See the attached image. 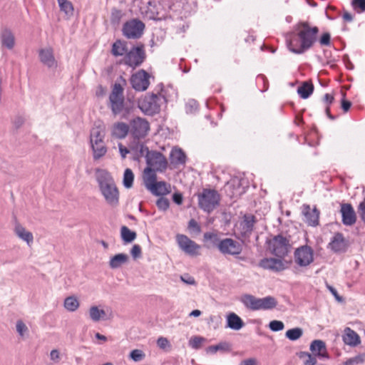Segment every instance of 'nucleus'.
I'll return each mask as SVG.
<instances>
[{"mask_svg":"<svg viewBox=\"0 0 365 365\" xmlns=\"http://www.w3.org/2000/svg\"><path fill=\"white\" fill-rule=\"evenodd\" d=\"M97 181L106 203L116 207L119 203V192L111 175L105 170L98 173Z\"/></svg>","mask_w":365,"mask_h":365,"instance_id":"1","label":"nucleus"},{"mask_svg":"<svg viewBox=\"0 0 365 365\" xmlns=\"http://www.w3.org/2000/svg\"><path fill=\"white\" fill-rule=\"evenodd\" d=\"M145 187L155 195H165L170 192V185L164 181H157V175L145 169L143 175Z\"/></svg>","mask_w":365,"mask_h":365,"instance_id":"2","label":"nucleus"},{"mask_svg":"<svg viewBox=\"0 0 365 365\" xmlns=\"http://www.w3.org/2000/svg\"><path fill=\"white\" fill-rule=\"evenodd\" d=\"M165 102L163 95L151 93L138 101V107L144 113L153 115L160 112L161 106Z\"/></svg>","mask_w":365,"mask_h":365,"instance_id":"3","label":"nucleus"},{"mask_svg":"<svg viewBox=\"0 0 365 365\" xmlns=\"http://www.w3.org/2000/svg\"><path fill=\"white\" fill-rule=\"evenodd\" d=\"M319 29L317 26L311 28L308 23H301L298 29V35L302 42L300 51H305L310 48L317 40Z\"/></svg>","mask_w":365,"mask_h":365,"instance_id":"4","label":"nucleus"},{"mask_svg":"<svg viewBox=\"0 0 365 365\" xmlns=\"http://www.w3.org/2000/svg\"><path fill=\"white\" fill-rule=\"evenodd\" d=\"M219 202L220 195L215 190L205 189L198 195L199 207L208 213L218 205Z\"/></svg>","mask_w":365,"mask_h":365,"instance_id":"5","label":"nucleus"},{"mask_svg":"<svg viewBox=\"0 0 365 365\" xmlns=\"http://www.w3.org/2000/svg\"><path fill=\"white\" fill-rule=\"evenodd\" d=\"M147 168L151 172H163L167 168L168 162L164 155L158 151H150L146 159Z\"/></svg>","mask_w":365,"mask_h":365,"instance_id":"6","label":"nucleus"},{"mask_svg":"<svg viewBox=\"0 0 365 365\" xmlns=\"http://www.w3.org/2000/svg\"><path fill=\"white\" fill-rule=\"evenodd\" d=\"M110 108L115 115L119 114L123 108L124 98L122 86L115 83L109 97Z\"/></svg>","mask_w":365,"mask_h":365,"instance_id":"7","label":"nucleus"},{"mask_svg":"<svg viewBox=\"0 0 365 365\" xmlns=\"http://www.w3.org/2000/svg\"><path fill=\"white\" fill-rule=\"evenodd\" d=\"M130 133L135 138H142L147 135L149 130V123L144 118L137 117L130 122Z\"/></svg>","mask_w":365,"mask_h":365,"instance_id":"8","label":"nucleus"},{"mask_svg":"<svg viewBox=\"0 0 365 365\" xmlns=\"http://www.w3.org/2000/svg\"><path fill=\"white\" fill-rule=\"evenodd\" d=\"M176 241L179 247L186 254L190 256L200 255V245L190 240L185 235L178 234L176 236Z\"/></svg>","mask_w":365,"mask_h":365,"instance_id":"9","label":"nucleus"},{"mask_svg":"<svg viewBox=\"0 0 365 365\" xmlns=\"http://www.w3.org/2000/svg\"><path fill=\"white\" fill-rule=\"evenodd\" d=\"M294 255V262L299 267H307L314 261L313 250L307 245L296 249Z\"/></svg>","mask_w":365,"mask_h":365,"instance_id":"10","label":"nucleus"},{"mask_svg":"<svg viewBox=\"0 0 365 365\" xmlns=\"http://www.w3.org/2000/svg\"><path fill=\"white\" fill-rule=\"evenodd\" d=\"M217 248L223 255L236 256L242 252V245L233 239L225 238L219 242Z\"/></svg>","mask_w":365,"mask_h":365,"instance_id":"11","label":"nucleus"},{"mask_svg":"<svg viewBox=\"0 0 365 365\" xmlns=\"http://www.w3.org/2000/svg\"><path fill=\"white\" fill-rule=\"evenodd\" d=\"M145 29L144 24L138 19L126 22L123 28V34L128 38H138Z\"/></svg>","mask_w":365,"mask_h":365,"instance_id":"12","label":"nucleus"},{"mask_svg":"<svg viewBox=\"0 0 365 365\" xmlns=\"http://www.w3.org/2000/svg\"><path fill=\"white\" fill-rule=\"evenodd\" d=\"M125 54V63L133 68L140 66L145 58L143 46L133 47Z\"/></svg>","mask_w":365,"mask_h":365,"instance_id":"13","label":"nucleus"},{"mask_svg":"<svg viewBox=\"0 0 365 365\" xmlns=\"http://www.w3.org/2000/svg\"><path fill=\"white\" fill-rule=\"evenodd\" d=\"M289 244L286 237L278 235L273 239L272 252L278 257L283 258L289 252Z\"/></svg>","mask_w":365,"mask_h":365,"instance_id":"14","label":"nucleus"},{"mask_svg":"<svg viewBox=\"0 0 365 365\" xmlns=\"http://www.w3.org/2000/svg\"><path fill=\"white\" fill-rule=\"evenodd\" d=\"M149 75L144 70H140L133 74L130 78L133 88L138 91H145L150 84Z\"/></svg>","mask_w":365,"mask_h":365,"instance_id":"15","label":"nucleus"},{"mask_svg":"<svg viewBox=\"0 0 365 365\" xmlns=\"http://www.w3.org/2000/svg\"><path fill=\"white\" fill-rule=\"evenodd\" d=\"M259 265L264 269L275 272L283 271L287 268L285 262L283 259L273 257L262 259L260 260Z\"/></svg>","mask_w":365,"mask_h":365,"instance_id":"16","label":"nucleus"},{"mask_svg":"<svg viewBox=\"0 0 365 365\" xmlns=\"http://www.w3.org/2000/svg\"><path fill=\"white\" fill-rule=\"evenodd\" d=\"M41 62L51 68L57 67V62L53 56V51L51 48H42L38 52Z\"/></svg>","mask_w":365,"mask_h":365,"instance_id":"17","label":"nucleus"},{"mask_svg":"<svg viewBox=\"0 0 365 365\" xmlns=\"http://www.w3.org/2000/svg\"><path fill=\"white\" fill-rule=\"evenodd\" d=\"M256 218L254 215H245L239 225L241 235L243 236H249L253 230Z\"/></svg>","mask_w":365,"mask_h":365,"instance_id":"18","label":"nucleus"},{"mask_svg":"<svg viewBox=\"0 0 365 365\" xmlns=\"http://www.w3.org/2000/svg\"><path fill=\"white\" fill-rule=\"evenodd\" d=\"M341 213L342 222L345 225H352L355 223L356 220V214L350 204H342Z\"/></svg>","mask_w":365,"mask_h":365,"instance_id":"19","label":"nucleus"},{"mask_svg":"<svg viewBox=\"0 0 365 365\" xmlns=\"http://www.w3.org/2000/svg\"><path fill=\"white\" fill-rule=\"evenodd\" d=\"M343 341L350 346H356L361 342L359 334L349 327H346L342 336Z\"/></svg>","mask_w":365,"mask_h":365,"instance_id":"20","label":"nucleus"},{"mask_svg":"<svg viewBox=\"0 0 365 365\" xmlns=\"http://www.w3.org/2000/svg\"><path fill=\"white\" fill-rule=\"evenodd\" d=\"M310 350L315 356H317L319 358H329L326 344L322 340H314L310 344Z\"/></svg>","mask_w":365,"mask_h":365,"instance_id":"21","label":"nucleus"},{"mask_svg":"<svg viewBox=\"0 0 365 365\" xmlns=\"http://www.w3.org/2000/svg\"><path fill=\"white\" fill-rule=\"evenodd\" d=\"M128 132H130L129 125L123 122L114 123L111 128L112 136L118 139L125 138Z\"/></svg>","mask_w":365,"mask_h":365,"instance_id":"22","label":"nucleus"},{"mask_svg":"<svg viewBox=\"0 0 365 365\" xmlns=\"http://www.w3.org/2000/svg\"><path fill=\"white\" fill-rule=\"evenodd\" d=\"M1 42L3 46L11 50L15 46V37L13 32L7 29L4 28L1 32Z\"/></svg>","mask_w":365,"mask_h":365,"instance_id":"23","label":"nucleus"},{"mask_svg":"<svg viewBox=\"0 0 365 365\" xmlns=\"http://www.w3.org/2000/svg\"><path fill=\"white\" fill-rule=\"evenodd\" d=\"M306 222L311 226H315L319 221V212L317 209H311L309 205L304 206L302 211Z\"/></svg>","mask_w":365,"mask_h":365,"instance_id":"24","label":"nucleus"},{"mask_svg":"<svg viewBox=\"0 0 365 365\" xmlns=\"http://www.w3.org/2000/svg\"><path fill=\"white\" fill-rule=\"evenodd\" d=\"M105 138V128L103 125L99 124L95 125L91 130L90 141L91 144H96L101 142H104Z\"/></svg>","mask_w":365,"mask_h":365,"instance_id":"25","label":"nucleus"},{"mask_svg":"<svg viewBox=\"0 0 365 365\" xmlns=\"http://www.w3.org/2000/svg\"><path fill=\"white\" fill-rule=\"evenodd\" d=\"M329 247L335 252L345 250L346 242L341 233H336L329 244Z\"/></svg>","mask_w":365,"mask_h":365,"instance_id":"26","label":"nucleus"},{"mask_svg":"<svg viewBox=\"0 0 365 365\" xmlns=\"http://www.w3.org/2000/svg\"><path fill=\"white\" fill-rule=\"evenodd\" d=\"M14 232L19 238L26 242L29 246L31 245L34 242V236L31 232L26 230L19 224L15 226Z\"/></svg>","mask_w":365,"mask_h":365,"instance_id":"27","label":"nucleus"},{"mask_svg":"<svg viewBox=\"0 0 365 365\" xmlns=\"http://www.w3.org/2000/svg\"><path fill=\"white\" fill-rule=\"evenodd\" d=\"M277 304L276 299L272 296H267L263 298H258L257 310L272 309Z\"/></svg>","mask_w":365,"mask_h":365,"instance_id":"28","label":"nucleus"},{"mask_svg":"<svg viewBox=\"0 0 365 365\" xmlns=\"http://www.w3.org/2000/svg\"><path fill=\"white\" fill-rule=\"evenodd\" d=\"M227 326L233 330H240L244 326L241 318L235 313H230L227 317Z\"/></svg>","mask_w":365,"mask_h":365,"instance_id":"29","label":"nucleus"},{"mask_svg":"<svg viewBox=\"0 0 365 365\" xmlns=\"http://www.w3.org/2000/svg\"><path fill=\"white\" fill-rule=\"evenodd\" d=\"M287 43L289 49L294 53L301 54L304 52L299 51H301L302 42L298 34L293 35L289 39H287Z\"/></svg>","mask_w":365,"mask_h":365,"instance_id":"30","label":"nucleus"},{"mask_svg":"<svg viewBox=\"0 0 365 365\" xmlns=\"http://www.w3.org/2000/svg\"><path fill=\"white\" fill-rule=\"evenodd\" d=\"M240 301L247 309L252 311L257 310V297L252 294H246L241 297Z\"/></svg>","mask_w":365,"mask_h":365,"instance_id":"31","label":"nucleus"},{"mask_svg":"<svg viewBox=\"0 0 365 365\" xmlns=\"http://www.w3.org/2000/svg\"><path fill=\"white\" fill-rule=\"evenodd\" d=\"M128 260V256L126 254L120 253L114 255L110 259L109 266L111 269H118Z\"/></svg>","mask_w":365,"mask_h":365,"instance_id":"32","label":"nucleus"},{"mask_svg":"<svg viewBox=\"0 0 365 365\" xmlns=\"http://www.w3.org/2000/svg\"><path fill=\"white\" fill-rule=\"evenodd\" d=\"M130 151L133 153L135 158L137 160H139L140 158L143 157H145V159H147L148 154L150 153V151L148 150V148L140 143L133 146L131 148Z\"/></svg>","mask_w":365,"mask_h":365,"instance_id":"33","label":"nucleus"},{"mask_svg":"<svg viewBox=\"0 0 365 365\" xmlns=\"http://www.w3.org/2000/svg\"><path fill=\"white\" fill-rule=\"evenodd\" d=\"M186 156L180 148H173L170 153L171 163L175 165L184 164Z\"/></svg>","mask_w":365,"mask_h":365,"instance_id":"34","label":"nucleus"},{"mask_svg":"<svg viewBox=\"0 0 365 365\" xmlns=\"http://www.w3.org/2000/svg\"><path fill=\"white\" fill-rule=\"evenodd\" d=\"M314 86L312 83L308 81H304L302 83V86H300L297 88V93L300 96L301 98L306 99L309 97V96L313 93Z\"/></svg>","mask_w":365,"mask_h":365,"instance_id":"35","label":"nucleus"},{"mask_svg":"<svg viewBox=\"0 0 365 365\" xmlns=\"http://www.w3.org/2000/svg\"><path fill=\"white\" fill-rule=\"evenodd\" d=\"M60 10L63 12L68 19L73 16V6L68 0H57Z\"/></svg>","mask_w":365,"mask_h":365,"instance_id":"36","label":"nucleus"},{"mask_svg":"<svg viewBox=\"0 0 365 365\" xmlns=\"http://www.w3.org/2000/svg\"><path fill=\"white\" fill-rule=\"evenodd\" d=\"M91 148L93 152V158L98 160L104 156L107 152V148L104 142H101L96 144H92Z\"/></svg>","mask_w":365,"mask_h":365,"instance_id":"37","label":"nucleus"},{"mask_svg":"<svg viewBox=\"0 0 365 365\" xmlns=\"http://www.w3.org/2000/svg\"><path fill=\"white\" fill-rule=\"evenodd\" d=\"M128 51L126 43L121 41H117L113 44L112 53L115 56H120L125 54Z\"/></svg>","mask_w":365,"mask_h":365,"instance_id":"38","label":"nucleus"},{"mask_svg":"<svg viewBox=\"0 0 365 365\" xmlns=\"http://www.w3.org/2000/svg\"><path fill=\"white\" fill-rule=\"evenodd\" d=\"M145 16L148 19L153 20H160L162 17L159 16L158 8L156 5L153 4L150 1L148 2V5L146 7V10L144 11Z\"/></svg>","mask_w":365,"mask_h":365,"instance_id":"39","label":"nucleus"},{"mask_svg":"<svg viewBox=\"0 0 365 365\" xmlns=\"http://www.w3.org/2000/svg\"><path fill=\"white\" fill-rule=\"evenodd\" d=\"M120 235L123 241L125 243L132 242L136 238V233L134 231L130 230L126 226H123L120 229Z\"/></svg>","mask_w":365,"mask_h":365,"instance_id":"40","label":"nucleus"},{"mask_svg":"<svg viewBox=\"0 0 365 365\" xmlns=\"http://www.w3.org/2000/svg\"><path fill=\"white\" fill-rule=\"evenodd\" d=\"M90 319L96 322L100 321L106 316V312L103 309H100L97 306H92L89 309Z\"/></svg>","mask_w":365,"mask_h":365,"instance_id":"41","label":"nucleus"},{"mask_svg":"<svg viewBox=\"0 0 365 365\" xmlns=\"http://www.w3.org/2000/svg\"><path fill=\"white\" fill-rule=\"evenodd\" d=\"M79 302L74 296H70L64 300V307L69 312H75L79 307Z\"/></svg>","mask_w":365,"mask_h":365,"instance_id":"42","label":"nucleus"},{"mask_svg":"<svg viewBox=\"0 0 365 365\" xmlns=\"http://www.w3.org/2000/svg\"><path fill=\"white\" fill-rule=\"evenodd\" d=\"M230 349V346L227 342H220L218 344L210 346L206 349L207 354H215L218 351H228Z\"/></svg>","mask_w":365,"mask_h":365,"instance_id":"43","label":"nucleus"},{"mask_svg":"<svg viewBox=\"0 0 365 365\" xmlns=\"http://www.w3.org/2000/svg\"><path fill=\"white\" fill-rule=\"evenodd\" d=\"M303 335V329L300 327H296L288 329L286 331L285 336L291 341H296Z\"/></svg>","mask_w":365,"mask_h":365,"instance_id":"44","label":"nucleus"},{"mask_svg":"<svg viewBox=\"0 0 365 365\" xmlns=\"http://www.w3.org/2000/svg\"><path fill=\"white\" fill-rule=\"evenodd\" d=\"M134 175L130 168H126L124 175L123 183L125 187L130 188L133 186Z\"/></svg>","mask_w":365,"mask_h":365,"instance_id":"45","label":"nucleus"},{"mask_svg":"<svg viewBox=\"0 0 365 365\" xmlns=\"http://www.w3.org/2000/svg\"><path fill=\"white\" fill-rule=\"evenodd\" d=\"M158 346L165 351H170L171 349V344L169 340L163 336H160L157 340Z\"/></svg>","mask_w":365,"mask_h":365,"instance_id":"46","label":"nucleus"},{"mask_svg":"<svg viewBox=\"0 0 365 365\" xmlns=\"http://www.w3.org/2000/svg\"><path fill=\"white\" fill-rule=\"evenodd\" d=\"M365 361V354L357 355L346 361L345 365H354L362 364Z\"/></svg>","mask_w":365,"mask_h":365,"instance_id":"47","label":"nucleus"},{"mask_svg":"<svg viewBox=\"0 0 365 365\" xmlns=\"http://www.w3.org/2000/svg\"><path fill=\"white\" fill-rule=\"evenodd\" d=\"M198 109V103L193 99L189 100L185 105V110L187 113H193Z\"/></svg>","mask_w":365,"mask_h":365,"instance_id":"48","label":"nucleus"},{"mask_svg":"<svg viewBox=\"0 0 365 365\" xmlns=\"http://www.w3.org/2000/svg\"><path fill=\"white\" fill-rule=\"evenodd\" d=\"M16 331L21 336H24V335L29 331L27 326L21 320H18L16 322Z\"/></svg>","mask_w":365,"mask_h":365,"instance_id":"49","label":"nucleus"},{"mask_svg":"<svg viewBox=\"0 0 365 365\" xmlns=\"http://www.w3.org/2000/svg\"><path fill=\"white\" fill-rule=\"evenodd\" d=\"M204 241H211L214 244H217L220 241L218 238L217 234L213 232H208L204 234Z\"/></svg>","mask_w":365,"mask_h":365,"instance_id":"50","label":"nucleus"},{"mask_svg":"<svg viewBox=\"0 0 365 365\" xmlns=\"http://www.w3.org/2000/svg\"><path fill=\"white\" fill-rule=\"evenodd\" d=\"M205 341V339L201 336H193L189 341V345L195 349L200 347L201 344Z\"/></svg>","mask_w":365,"mask_h":365,"instance_id":"51","label":"nucleus"},{"mask_svg":"<svg viewBox=\"0 0 365 365\" xmlns=\"http://www.w3.org/2000/svg\"><path fill=\"white\" fill-rule=\"evenodd\" d=\"M352 6L359 13L365 11V0H352Z\"/></svg>","mask_w":365,"mask_h":365,"instance_id":"52","label":"nucleus"},{"mask_svg":"<svg viewBox=\"0 0 365 365\" xmlns=\"http://www.w3.org/2000/svg\"><path fill=\"white\" fill-rule=\"evenodd\" d=\"M130 357L134 361H140L143 359L145 357V354L140 349H134L133 350L130 354Z\"/></svg>","mask_w":365,"mask_h":365,"instance_id":"53","label":"nucleus"},{"mask_svg":"<svg viewBox=\"0 0 365 365\" xmlns=\"http://www.w3.org/2000/svg\"><path fill=\"white\" fill-rule=\"evenodd\" d=\"M269 329L273 331H279L284 329V323L281 321L273 320L269 322Z\"/></svg>","mask_w":365,"mask_h":365,"instance_id":"54","label":"nucleus"},{"mask_svg":"<svg viewBox=\"0 0 365 365\" xmlns=\"http://www.w3.org/2000/svg\"><path fill=\"white\" fill-rule=\"evenodd\" d=\"M156 205L159 210L165 211L169 207L170 202L166 198L160 197L157 200Z\"/></svg>","mask_w":365,"mask_h":365,"instance_id":"55","label":"nucleus"},{"mask_svg":"<svg viewBox=\"0 0 365 365\" xmlns=\"http://www.w3.org/2000/svg\"><path fill=\"white\" fill-rule=\"evenodd\" d=\"M300 356H305L307 358L304 361V365H315L317 364V359L315 356L307 352H302Z\"/></svg>","mask_w":365,"mask_h":365,"instance_id":"56","label":"nucleus"},{"mask_svg":"<svg viewBox=\"0 0 365 365\" xmlns=\"http://www.w3.org/2000/svg\"><path fill=\"white\" fill-rule=\"evenodd\" d=\"M141 247L138 245H134L130 250V254L134 259L140 257L141 256Z\"/></svg>","mask_w":365,"mask_h":365,"instance_id":"57","label":"nucleus"},{"mask_svg":"<svg viewBox=\"0 0 365 365\" xmlns=\"http://www.w3.org/2000/svg\"><path fill=\"white\" fill-rule=\"evenodd\" d=\"M121 17V11L113 9L111 12V21L113 22H118Z\"/></svg>","mask_w":365,"mask_h":365,"instance_id":"58","label":"nucleus"},{"mask_svg":"<svg viewBox=\"0 0 365 365\" xmlns=\"http://www.w3.org/2000/svg\"><path fill=\"white\" fill-rule=\"evenodd\" d=\"M321 45L329 46L330 44V34L329 33H324L319 41Z\"/></svg>","mask_w":365,"mask_h":365,"instance_id":"59","label":"nucleus"},{"mask_svg":"<svg viewBox=\"0 0 365 365\" xmlns=\"http://www.w3.org/2000/svg\"><path fill=\"white\" fill-rule=\"evenodd\" d=\"M188 227L190 230H195L196 232H200V227L199 226L198 223L193 219L189 221Z\"/></svg>","mask_w":365,"mask_h":365,"instance_id":"60","label":"nucleus"},{"mask_svg":"<svg viewBox=\"0 0 365 365\" xmlns=\"http://www.w3.org/2000/svg\"><path fill=\"white\" fill-rule=\"evenodd\" d=\"M359 214L361 220L365 222V198H364V201H362L359 204Z\"/></svg>","mask_w":365,"mask_h":365,"instance_id":"61","label":"nucleus"},{"mask_svg":"<svg viewBox=\"0 0 365 365\" xmlns=\"http://www.w3.org/2000/svg\"><path fill=\"white\" fill-rule=\"evenodd\" d=\"M173 200L177 204V205H181L182 203V195L180 192H175L173 195Z\"/></svg>","mask_w":365,"mask_h":365,"instance_id":"62","label":"nucleus"},{"mask_svg":"<svg viewBox=\"0 0 365 365\" xmlns=\"http://www.w3.org/2000/svg\"><path fill=\"white\" fill-rule=\"evenodd\" d=\"M118 147H119V152H120V154L122 157V158H125L127 155L128 153H130V150L124 147L122 143H119L118 144Z\"/></svg>","mask_w":365,"mask_h":365,"instance_id":"63","label":"nucleus"},{"mask_svg":"<svg viewBox=\"0 0 365 365\" xmlns=\"http://www.w3.org/2000/svg\"><path fill=\"white\" fill-rule=\"evenodd\" d=\"M241 365H257V360L254 358H250L242 361Z\"/></svg>","mask_w":365,"mask_h":365,"instance_id":"64","label":"nucleus"}]
</instances>
